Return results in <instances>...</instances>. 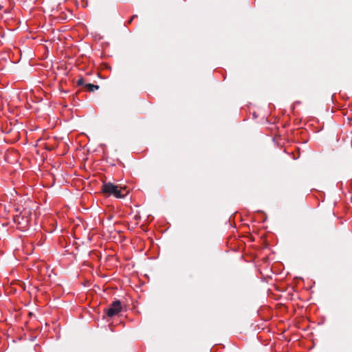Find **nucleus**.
<instances>
[{
  "label": "nucleus",
  "mask_w": 352,
  "mask_h": 352,
  "mask_svg": "<svg viewBox=\"0 0 352 352\" xmlns=\"http://www.w3.org/2000/svg\"><path fill=\"white\" fill-rule=\"evenodd\" d=\"M102 191L108 196L113 195L116 198H124L129 192L126 186H119L111 182L104 183Z\"/></svg>",
  "instance_id": "obj_1"
},
{
  "label": "nucleus",
  "mask_w": 352,
  "mask_h": 352,
  "mask_svg": "<svg viewBox=\"0 0 352 352\" xmlns=\"http://www.w3.org/2000/svg\"><path fill=\"white\" fill-rule=\"evenodd\" d=\"M14 221L19 226V228L22 230L27 229L30 223V218L29 217V212L24 211L23 212L16 214L14 217Z\"/></svg>",
  "instance_id": "obj_2"
},
{
  "label": "nucleus",
  "mask_w": 352,
  "mask_h": 352,
  "mask_svg": "<svg viewBox=\"0 0 352 352\" xmlns=\"http://www.w3.org/2000/svg\"><path fill=\"white\" fill-rule=\"evenodd\" d=\"M122 311L121 302L118 300L113 301L110 307L105 311L106 314L109 317H113Z\"/></svg>",
  "instance_id": "obj_3"
},
{
  "label": "nucleus",
  "mask_w": 352,
  "mask_h": 352,
  "mask_svg": "<svg viewBox=\"0 0 352 352\" xmlns=\"http://www.w3.org/2000/svg\"><path fill=\"white\" fill-rule=\"evenodd\" d=\"M85 86L90 91H94V90H97L99 88L98 85L91 84V83L86 84V85H85Z\"/></svg>",
  "instance_id": "obj_4"
},
{
  "label": "nucleus",
  "mask_w": 352,
  "mask_h": 352,
  "mask_svg": "<svg viewBox=\"0 0 352 352\" xmlns=\"http://www.w3.org/2000/svg\"><path fill=\"white\" fill-rule=\"evenodd\" d=\"M78 85H85V80L83 78H80L78 80Z\"/></svg>",
  "instance_id": "obj_5"
},
{
  "label": "nucleus",
  "mask_w": 352,
  "mask_h": 352,
  "mask_svg": "<svg viewBox=\"0 0 352 352\" xmlns=\"http://www.w3.org/2000/svg\"><path fill=\"white\" fill-rule=\"evenodd\" d=\"M135 16H133L131 18V19H130V21H129V23H131V21L133 20V19Z\"/></svg>",
  "instance_id": "obj_6"
}]
</instances>
